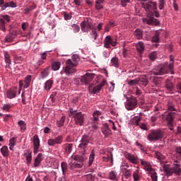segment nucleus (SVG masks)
<instances>
[{"label":"nucleus","mask_w":181,"mask_h":181,"mask_svg":"<svg viewBox=\"0 0 181 181\" xmlns=\"http://www.w3.org/2000/svg\"><path fill=\"white\" fill-rule=\"evenodd\" d=\"M93 78H94V75L93 74H86L83 76H81V78H79V81L81 82V84H84L85 86H87V84H89L88 88L90 93L92 94H96V93H100L101 91V88L105 86V83H107V81L104 78H102V81L99 85H97L96 86H91V81H93Z\"/></svg>","instance_id":"1"},{"label":"nucleus","mask_w":181,"mask_h":181,"mask_svg":"<svg viewBox=\"0 0 181 181\" xmlns=\"http://www.w3.org/2000/svg\"><path fill=\"white\" fill-rule=\"evenodd\" d=\"M173 57L172 55L170 56V64L165 63L163 65H159L156 66L153 70V74L155 76H163V74H166L169 71H170L171 74H175L173 71Z\"/></svg>","instance_id":"2"},{"label":"nucleus","mask_w":181,"mask_h":181,"mask_svg":"<svg viewBox=\"0 0 181 181\" xmlns=\"http://www.w3.org/2000/svg\"><path fill=\"white\" fill-rule=\"evenodd\" d=\"M80 62V57L77 54H74L71 59H68L65 62L64 71L66 74H73L77 71L76 69V66H78Z\"/></svg>","instance_id":"3"},{"label":"nucleus","mask_w":181,"mask_h":181,"mask_svg":"<svg viewBox=\"0 0 181 181\" xmlns=\"http://www.w3.org/2000/svg\"><path fill=\"white\" fill-rule=\"evenodd\" d=\"M163 171L167 176H172L173 173L176 176H180L181 175V168H180V161L175 160L173 161V167L170 168L169 165H165L163 166Z\"/></svg>","instance_id":"4"},{"label":"nucleus","mask_w":181,"mask_h":181,"mask_svg":"<svg viewBox=\"0 0 181 181\" xmlns=\"http://www.w3.org/2000/svg\"><path fill=\"white\" fill-rule=\"evenodd\" d=\"M70 110L71 117H73L76 125H79L80 127L84 124V121L86 120V115L83 114L81 112H77V110Z\"/></svg>","instance_id":"5"},{"label":"nucleus","mask_w":181,"mask_h":181,"mask_svg":"<svg viewBox=\"0 0 181 181\" xmlns=\"http://www.w3.org/2000/svg\"><path fill=\"white\" fill-rule=\"evenodd\" d=\"M163 135L165 132L160 129H151L147 136V139L150 142L159 141L163 138Z\"/></svg>","instance_id":"6"},{"label":"nucleus","mask_w":181,"mask_h":181,"mask_svg":"<svg viewBox=\"0 0 181 181\" xmlns=\"http://www.w3.org/2000/svg\"><path fill=\"white\" fill-rule=\"evenodd\" d=\"M141 164L144 166L145 170L151 175V180L158 181V174L155 170L151 166V163L144 159H140Z\"/></svg>","instance_id":"7"},{"label":"nucleus","mask_w":181,"mask_h":181,"mask_svg":"<svg viewBox=\"0 0 181 181\" xmlns=\"http://www.w3.org/2000/svg\"><path fill=\"white\" fill-rule=\"evenodd\" d=\"M153 13L156 18H159V12L156 11V10L153 11V13H150L152 16H148L146 18H143L144 23H147V25H156L158 26V25H159V21L153 18Z\"/></svg>","instance_id":"8"},{"label":"nucleus","mask_w":181,"mask_h":181,"mask_svg":"<svg viewBox=\"0 0 181 181\" xmlns=\"http://www.w3.org/2000/svg\"><path fill=\"white\" fill-rule=\"evenodd\" d=\"M138 107V100L134 96H131L129 99H128L125 104V108L128 110V111H132L135 110Z\"/></svg>","instance_id":"9"},{"label":"nucleus","mask_w":181,"mask_h":181,"mask_svg":"<svg viewBox=\"0 0 181 181\" xmlns=\"http://www.w3.org/2000/svg\"><path fill=\"white\" fill-rule=\"evenodd\" d=\"M90 142H91V136L88 134H84L82 136L80 141L78 148H81V149H83L86 152V149H87V146H88V144H90Z\"/></svg>","instance_id":"10"},{"label":"nucleus","mask_w":181,"mask_h":181,"mask_svg":"<svg viewBox=\"0 0 181 181\" xmlns=\"http://www.w3.org/2000/svg\"><path fill=\"white\" fill-rule=\"evenodd\" d=\"M11 22V17L8 15L0 16V30L6 32V25Z\"/></svg>","instance_id":"11"},{"label":"nucleus","mask_w":181,"mask_h":181,"mask_svg":"<svg viewBox=\"0 0 181 181\" xmlns=\"http://www.w3.org/2000/svg\"><path fill=\"white\" fill-rule=\"evenodd\" d=\"M141 6L146 12H150V13H153V11H156V2L155 1L142 3Z\"/></svg>","instance_id":"12"},{"label":"nucleus","mask_w":181,"mask_h":181,"mask_svg":"<svg viewBox=\"0 0 181 181\" xmlns=\"http://www.w3.org/2000/svg\"><path fill=\"white\" fill-rule=\"evenodd\" d=\"M47 144L49 146H54V145H62L63 144V136L59 135L55 139H48Z\"/></svg>","instance_id":"13"},{"label":"nucleus","mask_w":181,"mask_h":181,"mask_svg":"<svg viewBox=\"0 0 181 181\" xmlns=\"http://www.w3.org/2000/svg\"><path fill=\"white\" fill-rule=\"evenodd\" d=\"M81 28L82 32H88V30H93V23L90 20L84 21L81 23Z\"/></svg>","instance_id":"14"},{"label":"nucleus","mask_w":181,"mask_h":181,"mask_svg":"<svg viewBox=\"0 0 181 181\" xmlns=\"http://www.w3.org/2000/svg\"><path fill=\"white\" fill-rule=\"evenodd\" d=\"M111 46H117V41L112 40L111 36L107 35L104 40V47H106V49H110Z\"/></svg>","instance_id":"15"},{"label":"nucleus","mask_w":181,"mask_h":181,"mask_svg":"<svg viewBox=\"0 0 181 181\" xmlns=\"http://www.w3.org/2000/svg\"><path fill=\"white\" fill-rule=\"evenodd\" d=\"M33 142L34 145V153H37V151L40 146V140L37 135H35L33 139Z\"/></svg>","instance_id":"16"},{"label":"nucleus","mask_w":181,"mask_h":181,"mask_svg":"<svg viewBox=\"0 0 181 181\" xmlns=\"http://www.w3.org/2000/svg\"><path fill=\"white\" fill-rule=\"evenodd\" d=\"M88 158V155L87 153H83L82 155H76L74 157V160H76L77 162H80L81 163L82 162H84V160H87Z\"/></svg>","instance_id":"17"},{"label":"nucleus","mask_w":181,"mask_h":181,"mask_svg":"<svg viewBox=\"0 0 181 181\" xmlns=\"http://www.w3.org/2000/svg\"><path fill=\"white\" fill-rule=\"evenodd\" d=\"M124 156L131 162V163H133L134 165H136V163H138V158L135 156L129 153H125Z\"/></svg>","instance_id":"18"},{"label":"nucleus","mask_w":181,"mask_h":181,"mask_svg":"<svg viewBox=\"0 0 181 181\" xmlns=\"http://www.w3.org/2000/svg\"><path fill=\"white\" fill-rule=\"evenodd\" d=\"M70 169L74 170V169H81L83 168V163H77L76 160L71 159V163H69Z\"/></svg>","instance_id":"19"},{"label":"nucleus","mask_w":181,"mask_h":181,"mask_svg":"<svg viewBox=\"0 0 181 181\" xmlns=\"http://www.w3.org/2000/svg\"><path fill=\"white\" fill-rule=\"evenodd\" d=\"M177 113L176 112H168L166 115V121L168 123L173 122V119L176 118Z\"/></svg>","instance_id":"20"},{"label":"nucleus","mask_w":181,"mask_h":181,"mask_svg":"<svg viewBox=\"0 0 181 181\" xmlns=\"http://www.w3.org/2000/svg\"><path fill=\"white\" fill-rule=\"evenodd\" d=\"M42 160H43V155L42 153L37 154V157L34 161V168H39L40 163H42Z\"/></svg>","instance_id":"21"},{"label":"nucleus","mask_w":181,"mask_h":181,"mask_svg":"<svg viewBox=\"0 0 181 181\" xmlns=\"http://www.w3.org/2000/svg\"><path fill=\"white\" fill-rule=\"evenodd\" d=\"M102 132L105 135V136L107 138L109 135H111V129H110V127H108V124H103L102 127Z\"/></svg>","instance_id":"22"},{"label":"nucleus","mask_w":181,"mask_h":181,"mask_svg":"<svg viewBox=\"0 0 181 181\" xmlns=\"http://www.w3.org/2000/svg\"><path fill=\"white\" fill-rule=\"evenodd\" d=\"M17 91H18V88H11L7 90L6 94H7L8 98H10V99L15 98L16 97Z\"/></svg>","instance_id":"23"},{"label":"nucleus","mask_w":181,"mask_h":181,"mask_svg":"<svg viewBox=\"0 0 181 181\" xmlns=\"http://www.w3.org/2000/svg\"><path fill=\"white\" fill-rule=\"evenodd\" d=\"M165 88L166 90H168V91H173L175 86H173V83H172V81H170V79L165 80Z\"/></svg>","instance_id":"24"},{"label":"nucleus","mask_w":181,"mask_h":181,"mask_svg":"<svg viewBox=\"0 0 181 181\" xmlns=\"http://www.w3.org/2000/svg\"><path fill=\"white\" fill-rule=\"evenodd\" d=\"M6 8H16V3L13 1L4 3V4L1 6V11H5Z\"/></svg>","instance_id":"25"},{"label":"nucleus","mask_w":181,"mask_h":181,"mask_svg":"<svg viewBox=\"0 0 181 181\" xmlns=\"http://www.w3.org/2000/svg\"><path fill=\"white\" fill-rule=\"evenodd\" d=\"M62 148L64 149L66 153H71V151H73V144H65L62 146Z\"/></svg>","instance_id":"26"},{"label":"nucleus","mask_w":181,"mask_h":181,"mask_svg":"<svg viewBox=\"0 0 181 181\" xmlns=\"http://www.w3.org/2000/svg\"><path fill=\"white\" fill-rule=\"evenodd\" d=\"M148 77L146 76H143L139 79V86H144V87H146L148 86Z\"/></svg>","instance_id":"27"},{"label":"nucleus","mask_w":181,"mask_h":181,"mask_svg":"<svg viewBox=\"0 0 181 181\" xmlns=\"http://www.w3.org/2000/svg\"><path fill=\"white\" fill-rule=\"evenodd\" d=\"M4 59H5L6 63V67L9 69V67L12 63V61L11 60V55H9V54L7 52H4Z\"/></svg>","instance_id":"28"},{"label":"nucleus","mask_w":181,"mask_h":181,"mask_svg":"<svg viewBox=\"0 0 181 181\" xmlns=\"http://www.w3.org/2000/svg\"><path fill=\"white\" fill-rule=\"evenodd\" d=\"M118 173L115 170H112L109 173V179L110 180H118Z\"/></svg>","instance_id":"29"},{"label":"nucleus","mask_w":181,"mask_h":181,"mask_svg":"<svg viewBox=\"0 0 181 181\" xmlns=\"http://www.w3.org/2000/svg\"><path fill=\"white\" fill-rule=\"evenodd\" d=\"M122 173L125 177V179H128L132 176V170H127V168L122 169Z\"/></svg>","instance_id":"30"},{"label":"nucleus","mask_w":181,"mask_h":181,"mask_svg":"<svg viewBox=\"0 0 181 181\" xmlns=\"http://www.w3.org/2000/svg\"><path fill=\"white\" fill-rule=\"evenodd\" d=\"M18 125L19 126L21 132H25V131H26V123H25V121L19 120L18 122Z\"/></svg>","instance_id":"31"},{"label":"nucleus","mask_w":181,"mask_h":181,"mask_svg":"<svg viewBox=\"0 0 181 181\" xmlns=\"http://www.w3.org/2000/svg\"><path fill=\"white\" fill-rule=\"evenodd\" d=\"M30 81H32V76L28 75L24 80V88H28L30 86Z\"/></svg>","instance_id":"32"},{"label":"nucleus","mask_w":181,"mask_h":181,"mask_svg":"<svg viewBox=\"0 0 181 181\" xmlns=\"http://www.w3.org/2000/svg\"><path fill=\"white\" fill-rule=\"evenodd\" d=\"M136 50L139 51V53H144V51L145 50L144 42H139V43L136 45Z\"/></svg>","instance_id":"33"},{"label":"nucleus","mask_w":181,"mask_h":181,"mask_svg":"<svg viewBox=\"0 0 181 181\" xmlns=\"http://www.w3.org/2000/svg\"><path fill=\"white\" fill-rule=\"evenodd\" d=\"M143 32L142 30L137 28L136 29V30L134 31V36L136 37V39H139V40H140V39H142L143 37Z\"/></svg>","instance_id":"34"},{"label":"nucleus","mask_w":181,"mask_h":181,"mask_svg":"<svg viewBox=\"0 0 181 181\" xmlns=\"http://www.w3.org/2000/svg\"><path fill=\"white\" fill-rule=\"evenodd\" d=\"M176 158L178 160H181V146H177L175 148Z\"/></svg>","instance_id":"35"},{"label":"nucleus","mask_w":181,"mask_h":181,"mask_svg":"<svg viewBox=\"0 0 181 181\" xmlns=\"http://www.w3.org/2000/svg\"><path fill=\"white\" fill-rule=\"evenodd\" d=\"M111 64L112 66H114L115 67H119V64L118 63V57H114L111 59Z\"/></svg>","instance_id":"36"},{"label":"nucleus","mask_w":181,"mask_h":181,"mask_svg":"<svg viewBox=\"0 0 181 181\" xmlns=\"http://www.w3.org/2000/svg\"><path fill=\"white\" fill-rule=\"evenodd\" d=\"M61 64L59 62H54L52 64V69L54 70V71H57L59 69H60Z\"/></svg>","instance_id":"37"},{"label":"nucleus","mask_w":181,"mask_h":181,"mask_svg":"<svg viewBox=\"0 0 181 181\" xmlns=\"http://www.w3.org/2000/svg\"><path fill=\"white\" fill-rule=\"evenodd\" d=\"M101 115V112L97 110L93 113V122L95 124L97 123V121H98V117Z\"/></svg>","instance_id":"38"},{"label":"nucleus","mask_w":181,"mask_h":181,"mask_svg":"<svg viewBox=\"0 0 181 181\" xmlns=\"http://www.w3.org/2000/svg\"><path fill=\"white\" fill-rule=\"evenodd\" d=\"M52 86H53V81L48 80L45 83V90H50V88H52Z\"/></svg>","instance_id":"39"},{"label":"nucleus","mask_w":181,"mask_h":181,"mask_svg":"<svg viewBox=\"0 0 181 181\" xmlns=\"http://www.w3.org/2000/svg\"><path fill=\"white\" fill-rule=\"evenodd\" d=\"M64 121H66V117L64 116H62L61 119L57 122V127H59V128L63 127V125H64Z\"/></svg>","instance_id":"40"},{"label":"nucleus","mask_w":181,"mask_h":181,"mask_svg":"<svg viewBox=\"0 0 181 181\" xmlns=\"http://www.w3.org/2000/svg\"><path fill=\"white\" fill-rule=\"evenodd\" d=\"M110 159H111V162H112V154L109 153V154H106L105 155V156L103 157V162H108V160H110Z\"/></svg>","instance_id":"41"},{"label":"nucleus","mask_w":181,"mask_h":181,"mask_svg":"<svg viewBox=\"0 0 181 181\" xmlns=\"http://www.w3.org/2000/svg\"><path fill=\"white\" fill-rule=\"evenodd\" d=\"M95 156V153H94V150H93L89 156V166H91L93 165V162H94Z\"/></svg>","instance_id":"42"},{"label":"nucleus","mask_w":181,"mask_h":181,"mask_svg":"<svg viewBox=\"0 0 181 181\" xmlns=\"http://www.w3.org/2000/svg\"><path fill=\"white\" fill-rule=\"evenodd\" d=\"M139 170L133 173V179L134 181H139V179H141V176H139Z\"/></svg>","instance_id":"43"},{"label":"nucleus","mask_w":181,"mask_h":181,"mask_svg":"<svg viewBox=\"0 0 181 181\" xmlns=\"http://www.w3.org/2000/svg\"><path fill=\"white\" fill-rule=\"evenodd\" d=\"M1 153H2L3 156H8V146H4L1 148Z\"/></svg>","instance_id":"44"},{"label":"nucleus","mask_w":181,"mask_h":181,"mask_svg":"<svg viewBox=\"0 0 181 181\" xmlns=\"http://www.w3.org/2000/svg\"><path fill=\"white\" fill-rule=\"evenodd\" d=\"M61 168L63 175H66V173H67V164L64 162L62 163Z\"/></svg>","instance_id":"45"},{"label":"nucleus","mask_w":181,"mask_h":181,"mask_svg":"<svg viewBox=\"0 0 181 181\" xmlns=\"http://www.w3.org/2000/svg\"><path fill=\"white\" fill-rule=\"evenodd\" d=\"M149 59L151 62H155L156 59H158V54L156 52H153L149 54Z\"/></svg>","instance_id":"46"},{"label":"nucleus","mask_w":181,"mask_h":181,"mask_svg":"<svg viewBox=\"0 0 181 181\" xmlns=\"http://www.w3.org/2000/svg\"><path fill=\"white\" fill-rule=\"evenodd\" d=\"M13 35L8 34L6 36L4 40L8 43H11V42H13Z\"/></svg>","instance_id":"47"},{"label":"nucleus","mask_w":181,"mask_h":181,"mask_svg":"<svg viewBox=\"0 0 181 181\" xmlns=\"http://www.w3.org/2000/svg\"><path fill=\"white\" fill-rule=\"evenodd\" d=\"M129 86H136V84H139V79L136 78L134 80H131L130 81L128 82Z\"/></svg>","instance_id":"48"},{"label":"nucleus","mask_w":181,"mask_h":181,"mask_svg":"<svg viewBox=\"0 0 181 181\" xmlns=\"http://www.w3.org/2000/svg\"><path fill=\"white\" fill-rule=\"evenodd\" d=\"M49 76V71L47 69H44L41 72L42 78H46Z\"/></svg>","instance_id":"49"},{"label":"nucleus","mask_w":181,"mask_h":181,"mask_svg":"<svg viewBox=\"0 0 181 181\" xmlns=\"http://www.w3.org/2000/svg\"><path fill=\"white\" fill-rule=\"evenodd\" d=\"M97 29L95 28L93 30H92V32H91V36L93 37V39H94V40H97V37H98V34H97Z\"/></svg>","instance_id":"50"},{"label":"nucleus","mask_w":181,"mask_h":181,"mask_svg":"<svg viewBox=\"0 0 181 181\" xmlns=\"http://www.w3.org/2000/svg\"><path fill=\"white\" fill-rule=\"evenodd\" d=\"M86 181H94V175L93 174H88L85 175Z\"/></svg>","instance_id":"51"},{"label":"nucleus","mask_w":181,"mask_h":181,"mask_svg":"<svg viewBox=\"0 0 181 181\" xmlns=\"http://www.w3.org/2000/svg\"><path fill=\"white\" fill-rule=\"evenodd\" d=\"M152 42L158 43L159 42V33H156L152 37Z\"/></svg>","instance_id":"52"},{"label":"nucleus","mask_w":181,"mask_h":181,"mask_svg":"<svg viewBox=\"0 0 181 181\" xmlns=\"http://www.w3.org/2000/svg\"><path fill=\"white\" fill-rule=\"evenodd\" d=\"M156 157L158 159V160H162L165 156H163L160 152L156 151Z\"/></svg>","instance_id":"53"},{"label":"nucleus","mask_w":181,"mask_h":181,"mask_svg":"<svg viewBox=\"0 0 181 181\" xmlns=\"http://www.w3.org/2000/svg\"><path fill=\"white\" fill-rule=\"evenodd\" d=\"M11 108H12V105L6 104L3 106L2 110H4V111H9V110H11Z\"/></svg>","instance_id":"54"},{"label":"nucleus","mask_w":181,"mask_h":181,"mask_svg":"<svg viewBox=\"0 0 181 181\" xmlns=\"http://www.w3.org/2000/svg\"><path fill=\"white\" fill-rule=\"evenodd\" d=\"M72 28L74 33H78V32H80V26L77 25L76 24H73Z\"/></svg>","instance_id":"55"},{"label":"nucleus","mask_w":181,"mask_h":181,"mask_svg":"<svg viewBox=\"0 0 181 181\" xmlns=\"http://www.w3.org/2000/svg\"><path fill=\"white\" fill-rule=\"evenodd\" d=\"M28 155L26 156V160L27 162H32V151H28Z\"/></svg>","instance_id":"56"},{"label":"nucleus","mask_w":181,"mask_h":181,"mask_svg":"<svg viewBox=\"0 0 181 181\" xmlns=\"http://www.w3.org/2000/svg\"><path fill=\"white\" fill-rule=\"evenodd\" d=\"M95 8L96 11H101V9H104V6L101 4L95 3Z\"/></svg>","instance_id":"57"},{"label":"nucleus","mask_w":181,"mask_h":181,"mask_svg":"<svg viewBox=\"0 0 181 181\" xmlns=\"http://www.w3.org/2000/svg\"><path fill=\"white\" fill-rule=\"evenodd\" d=\"M159 9L162 10L165 8V0H160L159 1Z\"/></svg>","instance_id":"58"},{"label":"nucleus","mask_w":181,"mask_h":181,"mask_svg":"<svg viewBox=\"0 0 181 181\" xmlns=\"http://www.w3.org/2000/svg\"><path fill=\"white\" fill-rule=\"evenodd\" d=\"M74 4L78 8V6H81V4H83V0H74Z\"/></svg>","instance_id":"59"},{"label":"nucleus","mask_w":181,"mask_h":181,"mask_svg":"<svg viewBox=\"0 0 181 181\" xmlns=\"http://www.w3.org/2000/svg\"><path fill=\"white\" fill-rule=\"evenodd\" d=\"M16 141H15V137H12L11 139H10L9 140V146H15L16 145Z\"/></svg>","instance_id":"60"},{"label":"nucleus","mask_w":181,"mask_h":181,"mask_svg":"<svg viewBox=\"0 0 181 181\" xmlns=\"http://www.w3.org/2000/svg\"><path fill=\"white\" fill-rule=\"evenodd\" d=\"M28 26H29V23H23L21 25L23 30H26V29H28Z\"/></svg>","instance_id":"61"},{"label":"nucleus","mask_w":181,"mask_h":181,"mask_svg":"<svg viewBox=\"0 0 181 181\" xmlns=\"http://www.w3.org/2000/svg\"><path fill=\"white\" fill-rule=\"evenodd\" d=\"M141 117H135L134 118V124L135 125H139V122H141Z\"/></svg>","instance_id":"62"},{"label":"nucleus","mask_w":181,"mask_h":181,"mask_svg":"<svg viewBox=\"0 0 181 181\" xmlns=\"http://www.w3.org/2000/svg\"><path fill=\"white\" fill-rule=\"evenodd\" d=\"M141 129H144V131L148 130V127H146V124L145 123H141L140 125Z\"/></svg>","instance_id":"63"},{"label":"nucleus","mask_w":181,"mask_h":181,"mask_svg":"<svg viewBox=\"0 0 181 181\" xmlns=\"http://www.w3.org/2000/svg\"><path fill=\"white\" fill-rule=\"evenodd\" d=\"M15 60L16 63H21L23 60V58L22 57H16Z\"/></svg>","instance_id":"64"}]
</instances>
